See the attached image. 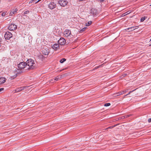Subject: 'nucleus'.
<instances>
[{"label": "nucleus", "mask_w": 151, "mask_h": 151, "mask_svg": "<svg viewBox=\"0 0 151 151\" xmlns=\"http://www.w3.org/2000/svg\"><path fill=\"white\" fill-rule=\"evenodd\" d=\"M27 63L24 62H22L20 63L18 65V67L19 69L22 70L24 68L25 70H27L28 68H32L29 67L28 68V66L27 65Z\"/></svg>", "instance_id": "f257e3e1"}, {"label": "nucleus", "mask_w": 151, "mask_h": 151, "mask_svg": "<svg viewBox=\"0 0 151 151\" xmlns=\"http://www.w3.org/2000/svg\"><path fill=\"white\" fill-rule=\"evenodd\" d=\"M27 65L28 66V68L29 67L32 68H28V69L29 70H31L33 69L34 68L33 65L35 64L34 61L32 59H30L28 60L27 61Z\"/></svg>", "instance_id": "f03ea898"}, {"label": "nucleus", "mask_w": 151, "mask_h": 151, "mask_svg": "<svg viewBox=\"0 0 151 151\" xmlns=\"http://www.w3.org/2000/svg\"><path fill=\"white\" fill-rule=\"evenodd\" d=\"M58 3L62 6L64 7L67 5L68 1L66 0H60Z\"/></svg>", "instance_id": "7ed1b4c3"}, {"label": "nucleus", "mask_w": 151, "mask_h": 151, "mask_svg": "<svg viewBox=\"0 0 151 151\" xmlns=\"http://www.w3.org/2000/svg\"><path fill=\"white\" fill-rule=\"evenodd\" d=\"M12 35L11 33L7 32L5 34L4 37L6 40H9L12 37Z\"/></svg>", "instance_id": "20e7f679"}, {"label": "nucleus", "mask_w": 151, "mask_h": 151, "mask_svg": "<svg viewBox=\"0 0 151 151\" xmlns=\"http://www.w3.org/2000/svg\"><path fill=\"white\" fill-rule=\"evenodd\" d=\"M58 42L59 45H64L65 44L66 42V40L63 37H61L58 41Z\"/></svg>", "instance_id": "39448f33"}, {"label": "nucleus", "mask_w": 151, "mask_h": 151, "mask_svg": "<svg viewBox=\"0 0 151 151\" xmlns=\"http://www.w3.org/2000/svg\"><path fill=\"white\" fill-rule=\"evenodd\" d=\"M63 34L65 35V37H68L71 35V31L69 29H66L63 32Z\"/></svg>", "instance_id": "423d86ee"}, {"label": "nucleus", "mask_w": 151, "mask_h": 151, "mask_svg": "<svg viewBox=\"0 0 151 151\" xmlns=\"http://www.w3.org/2000/svg\"><path fill=\"white\" fill-rule=\"evenodd\" d=\"M17 25L15 24H10L9 27V29L11 31H14L17 28Z\"/></svg>", "instance_id": "0eeeda50"}, {"label": "nucleus", "mask_w": 151, "mask_h": 151, "mask_svg": "<svg viewBox=\"0 0 151 151\" xmlns=\"http://www.w3.org/2000/svg\"><path fill=\"white\" fill-rule=\"evenodd\" d=\"M52 48L55 50L56 51L60 49L59 45L58 44H55L51 45Z\"/></svg>", "instance_id": "6e6552de"}, {"label": "nucleus", "mask_w": 151, "mask_h": 151, "mask_svg": "<svg viewBox=\"0 0 151 151\" xmlns=\"http://www.w3.org/2000/svg\"><path fill=\"white\" fill-rule=\"evenodd\" d=\"M27 87V86H25L23 87H22L16 89L15 90V93H17L21 91H22L24 90V89Z\"/></svg>", "instance_id": "1a4fd4ad"}, {"label": "nucleus", "mask_w": 151, "mask_h": 151, "mask_svg": "<svg viewBox=\"0 0 151 151\" xmlns=\"http://www.w3.org/2000/svg\"><path fill=\"white\" fill-rule=\"evenodd\" d=\"M56 4L53 2H51L49 4V7L50 9H53L56 7Z\"/></svg>", "instance_id": "9d476101"}, {"label": "nucleus", "mask_w": 151, "mask_h": 151, "mask_svg": "<svg viewBox=\"0 0 151 151\" xmlns=\"http://www.w3.org/2000/svg\"><path fill=\"white\" fill-rule=\"evenodd\" d=\"M97 13V10L94 9H92L91 10V13L95 16Z\"/></svg>", "instance_id": "9b49d317"}, {"label": "nucleus", "mask_w": 151, "mask_h": 151, "mask_svg": "<svg viewBox=\"0 0 151 151\" xmlns=\"http://www.w3.org/2000/svg\"><path fill=\"white\" fill-rule=\"evenodd\" d=\"M6 79L5 78L3 77H0V84L4 83L6 82Z\"/></svg>", "instance_id": "f8f14e48"}, {"label": "nucleus", "mask_w": 151, "mask_h": 151, "mask_svg": "<svg viewBox=\"0 0 151 151\" xmlns=\"http://www.w3.org/2000/svg\"><path fill=\"white\" fill-rule=\"evenodd\" d=\"M42 52L44 55H47L49 53L48 50H43Z\"/></svg>", "instance_id": "ddd939ff"}, {"label": "nucleus", "mask_w": 151, "mask_h": 151, "mask_svg": "<svg viewBox=\"0 0 151 151\" xmlns=\"http://www.w3.org/2000/svg\"><path fill=\"white\" fill-rule=\"evenodd\" d=\"M123 93L122 92L120 91L115 93H114L113 94V96L114 97H116L119 96L121 95Z\"/></svg>", "instance_id": "4468645a"}, {"label": "nucleus", "mask_w": 151, "mask_h": 151, "mask_svg": "<svg viewBox=\"0 0 151 151\" xmlns=\"http://www.w3.org/2000/svg\"><path fill=\"white\" fill-rule=\"evenodd\" d=\"M61 76H58L55 78L54 80L56 81H58L61 79Z\"/></svg>", "instance_id": "2eb2a0df"}, {"label": "nucleus", "mask_w": 151, "mask_h": 151, "mask_svg": "<svg viewBox=\"0 0 151 151\" xmlns=\"http://www.w3.org/2000/svg\"><path fill=\"white\" fill-rule=\"evenodd\" d=\"M119 124H115L114 126H111L109 127L106 129H111V128H113V127L116 126L118 125H119Z\"/></svg>", "instance_id": "dca6fc26"}, {"label": "nucleus", "mask_w": 151, "mask_h": 151, "mask_svg": "<svg viewBox=\"0 0 151 151\" xmlns=\"http://www.w3.org/2000/svg\"><path fill=\"white\" fill-rule=\"evenodd\" d=\"M92 22L91 21L88 22L87 23H86V25L87 26H90Z\"/></svg>", "instance_id": "f3484780"}, {"label": "nucleus", "mask_w": 151, "mask_h": 151, "mask_svg": "<svg viewBox=\"0 0 151 151\" xmlns=\"http://www.w3.org/2000/svg\"><path fill=\"white\" fill-rule=\"evenodd\" d=\"M66 60V59L64 58H63L60 60V62L61 63H63L64 61H65Z\"/></svg>", "instance_id": "a211bd4d"}, {"label": "nucleus", "mask_w": 151, "mask_h": 151, "mask_svg": "<svg viewBox=\"0 0 151 151\" xmlns=\"http://www.w3.org/2000/svg\"><path fill=\"white\" fill-rule=\"evenodd\" d=\"M135 27H132L129 28H128L127 29H131V31L134 30L136 28H135Z\"/></svg>", "instance_id": "6ab92c4d"}, {"label": "nucleus", "mask_w": 151, "mask_h": 151, "mask_svg": "<svg viewBox=\"0 0 151 151\" xmlns=\"http://www.w3.org/2000/svg\"><path fill=\"white\" fill-rule=\"evenodd\" d=\"M86 28H87V27H85L83 28L80 31V32L81 33H82L85 30Z\"/></svg>", "instance_id": "aec40b11"}, {"label": "nucleus", "mask_w": 151, "mask_h": 151, "mask_svg": "<svg viewBox=\"0 0 151 151\" xmlns=\"http://www.w3.org/2000/svg\"><path fill=\"white\" fill-rule=\"evenodd\" d=\"M146 19V17H142L140 19V21L142 22L144 21Z\"/></svg>", "instance_id": "412c9836"}, {"label": "nucleus", "mask_w": 151, "mask_h": 151, "mask_svg": "<svg viewBox=\"0 0 151 151\" xmlns=\"http://www.w3.org/2000/svg\"><path fill=\"white\" fill-rule=\"evenodd\" d=\"M137 89H135L132 91H130L129 92V93H128L127 95H126L125 96H127L128 95L130 94V93H132V92H133L134 91H135Z\"/></svg>", "instance_id": "4be33fe9"}, {"label": "nucleus", "mask_w": 151, "mask_h": 151, "mask_svg": "<svg viewBox=\"0 0 151 151\" xmlns=\"http://www.w3.org/2000/svg\"><path fill=\"white\" fill-rule=\"evenodd\" d=\"M111 105L110 103H106L104 105V106H110Z\"/></svg>", "instance_id": "5701e85b"}, {"label": "nucleus", "mask_w": 151, "mask_h": 151, "mask_svg": "<svg viewBox=\"0 0 151 151\" xmlns=\"http://www.w3.org/2000/svg\"><path fill=\"white\" fill-rule=\"evenodd\" d=\"M130 116V115H127L124 116V118H126L129 117Z\"/></svg>", "instance_id": "b1692460"}, {"label": "nucleus", "mask_w": 151, "mask_h": 151, "mask_svg": "<svg viewBox=\"0 0 151 151\" xmlns=\"http://www.w3.org/2000/svg\"><path fill=\"white\" fill-rule=\"evenodd\" d=\"M125 119L124 118V116H123L121 117H119V118L118 120H121V119Z\"/></svg>", "instance_id": "393cba45"}, {"label": "nucleus", "mask_w": 151, "mask_h": 151, "mask_svg": "<svg viewBox=\"0 0 151 151\" xmlns=\"http://www.w3.org/2000/svg\"><path fill=\"white\" fill-rule=\"evenodd\" d=\"M29 12V11L27 10V11H25L24 12V14H28Z\"/></svg>", "instance_id": "a878e982"}, {"label": "nucleus", "mask_w": 151, "mask_h": 151, "mask_svg": "<svg viewBox=\"0 0 151 151\" xmlns=\"http://www.w3.org/2000/svg\"><path fill=\"white\" fill-rule=\"evenodd\" d=\"M128 91V89L124 91H123L122 92L123 93V94L125 93L126 92Z\"/></svg>", "instance_id": "bb28decb"}, {"label": "nucleus", "mask_w": 151, "mask_h": 151, "mask_svg": "<svg viewBox=\"0 0 151 151\" xmlns=\"http://www.w3.org/2000/svg\"><path fill=\"white\" fill-rule=\"evenodd\" d=\"M6 12H4V13H3L2 14V16H5L6 15Z\"/></svg>", "instance_id": "cd10ccee"}, {"label": "nucleus", "mask_w": 151, "mask_h": 151, "mask_svg": "<svg viewBox=\"0 0 151 151\" xmlns=\"http://www.w3.org/2000/svg\"><path fill=\"white\" fill-rule=\"evenodd\" d=\"M14 14V12H11L10 13V15L12 16L13 14Z\"/></svg>", "instance_id": "c85d7f7f"}, {"label": "nucleus", "mask_w": 151, "mask_h": 151, "mask_svg": "<svg viewBox=\"0 0 151 151\" xmlns=\"http://www.w3.org/2000/svg\"><path fill=\"white\" fill-rule=\"evenodd\" d=\"M54 80L53 79H52L50 81V82H54Z\"/></svg>", "instance_id": "c756f323"}, {"label": "nucleus", "mask_w": 151, "mask_h": 151, "mask_svg": "<svg viewBox=\"0 0 151 151\" xmlns=\"http://www.w3.org/2000/svg\"><path fill=\"white\" fill-rule=\"evenodd\" d=\"M4 90V88H0V92H1L2 91H3Z\"/></svg>", "instance_id": "7c9ffc66"}, {"label": "nucleus", "mask_w": 151, "mask_h": 151, "mask_svg": "<svg viewBox=\"0 0 151 151\" xmlns=\"http://www.w3.org/2000/svg\"><path fill=\"white\" fill-rule=\"evenodd\" d=\"M148 122H151V118H150L148 119Z\"/></svg>", "instance_id": "2f4dec72"}, {"label": "nucleus", "mask_w": 151, "mask_h": 151, "mask_svg": "<svg viewBox=\"0 0 151 151\" xmlns=\"http://www.w3.org/2000/svg\"><path fill=\"white\" fill-rule=\"evenodd\" d=\"M102 65H99V66H98L97 67V68H99V67H101V66H102Z\"/></svg>", "instance_id": "473e14b6"}, {"label": "nucleus", "mask_w": 151, "mask_h": 151, "mask_svg": "<svg viewBox=\"0 0 151 151\" xmlns=\"http://www.w3.org/2000/svg\"><path fill=\"white\" fill-rule=\"evenodd\" d=\"M105 0H100L101 2H103Z\"/></svg>", "instance_id": "72a5a7b5"}, {"label": "nucleus", "mask_w": 151, "mask_h": 151, "mask_svg": "<svg viewBox=\"0 0 151 151\" xmlns=\"http://www.w3.org/2000/svg\"><path fill=\"white\" fill-rule=\"evenodd\" d=\"M14 12V14L16 12V11H14L13 12Z\"/></svg>", "instance_id": "f704fd0d"}, {"label": "nucleus", "mask_w": 151, "mask_h": 151, "mask_svg": "<svg viewBox=\"0 0 151 151\" xmlns=\"http://www.w3.org/2000/svg\"><path fill=\"white\" fill-rule=\"evenodd\" d=\"M41 0H38L37 2H39V1H40Z\"/></svg>", "instance_id": "c9c22d12"}, {"label": "nucleus", "mask_w": 151, "mask_h": 151, "mask_svg": "<svg viewBox=\"0 0 151 151\" xmlns=\"http://www.w3.org/2000/svg\"><path fill=\"white\" fill-rule=\"evenodd\" d=\"M17 76V75H16L14 77H16V76Z\"/></svg>", "instance_id": "e433bc0d"}, {"label": "nucleus", "mask_w": 151, "mask_h": 151, "mask_svg": "<svg viewBox=\"0 0 151 151\" xmlns=\"http://www.w3.org/2000/svg\"><path fill=\"white\" fill-rule=\"evenodd\" d=\"M150 46H151V44L150 45Z\"/></svg>", "instance_id": "4c0bfd02"}, {"label": "nucleus", "mask_w": 151, "mask_h": 151, "mask_svg": "<svg viewBox=\"0 0 151 151\" xmlns=\"http://www.w3.org/2000/svg\"><path fill=\"white\" fill-rule=\"evenodd\" d=\"M150 40L151 41V39H150Z\"/></svg>", "instance_id": "58836bf2"}, {"label": "nucleus", "mask_w": 151, "mask_h": 151, "mask_svg": "<svg viewBox=\"0 0 151 151\" xmlns=\"http://www.w3.org/2000/svg\"><path fill=\"white\" fill-rule=\"evenodd\" d=\"M150 6H151V4L150 5Z\"/></svg>", "instance_id": "ea45409f"}]
</instances>
